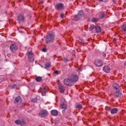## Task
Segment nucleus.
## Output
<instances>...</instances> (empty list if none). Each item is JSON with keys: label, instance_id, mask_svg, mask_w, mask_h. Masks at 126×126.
I'll list each match as a JSON object with an SVG mask.
<instances>
[{"label": "nucleus", "instance_id": "7c9ffc66", "mask_svg": "<svg viewBox=\"0 0 126 126\" xmlns=\"http://www.w3.org/2000/svg\"><path fill=\"white\" fill-rule=\"evenodd\" d=\"M20 107L21 108H23V107L25 106V104L22 103V102H21V103H20Z\"/></svg>", "mask_w": 126, "mask_h": 126}, {"label": "nucleus", "instance_id": "2f4dec72", "mask_svg": "<svg viewBox=\"0 0 126 126\" xmlns=\"http://www.w3.org/2000/svg\"><path fill=\"white\" fill-rule=\"evenodd\" d=\"M11 88L12 89H14V88H16V85H13L11 86Z\"/></svg>", "mask_w": 126, "mask_h": 126}, {"label": "nucleus", "instance_id": "4c0bfd02", "mask_svg": "<svg viewBox=\"0 0 126 126\" xmlns=\"http://www.w3.org/2000/svg\"><path fill=\"white\" fill-rule=\"evenodd\" d=\"M124 65H125V66H126V61L124 63Z\"/></svg>", "mask_w": 126, "mask_h": 126}, {"label": "nucleus", "instance_id": "f03ea898", "mask_svg": "<svg viewBox=\"0 0 126 126\" xmlns=\"http://www.w3.org/2000/svg\"><path fill=\"white\" fill-rule=\"evenodd\" d=\"M83 11H80L78 15L74 16V20L75 21H78V20H80L81 17L83 16Z\"/></svg>", "mask_w": 126, "mask_h": 126}, {"label": "nucleus", "instance_id": "aec40b11", "mask_svg": "<svg viewBox=\"0 0 126 126\" xmlns=\"http://www.w3.org/2000/svg\"><path fill=\"white\" fill-rule=\"evenodd\" d=\"M24 123V122L21 121L20 120H16L15 121V124H16L17 125H22Z\"/></svg>", "mask_w": 126, "mask_h": 126}, {"label": "nucleus", "instance_id": "5701e85b", "mask_svg": "<svg viewBox=\"0 0 126 126\" xmlns=\"http://www.w3.org/2000/svg\"><path fill=\"white\" fill-rule=\"evenodd\" d=\"M105 16V13L102 12L100 13V15L99 16V19H103Z\"/></svg>", "mask_w": 126, "mask_h": 126}, {"label": "nucleus", "instance_id": "cd10ccee", "mask_svg": "<svg viewBox=\"0 0 126 126\" xmlns=\"http://www.w3.org/2000/svg\"><path fill=\"white\" fill-rule=\"evenodd\" d=\"M106 110H108V111H109V112H111V111H112V108H111V107H106Z\"/></svg>", "mask_w": 126, "mask_h": 126}, {"label": "nucleus", "instance_id": "f704fd0d", "mask_svg": "<svg viewBox=\"0 0 126 126\" xmlns=\"http://www.w3.org/2000/svg\"><path fill=\"white\" fill-rule=\"evenodd\" d=\"M43 52H46L47 51V49L46 48L42 49Z\"/></svg>", "mask_w": 126, "mask_h": 126}, {"label": "nucleus", "instance_id": "9d476101", "mask_svg": "<svg viewBox=\"0 0 126 126\" xmlns=\"http://www.w3.org/2000/svg\"><path fill=\"white\" fill-rule=\"evenodd\" d=\"M22 103V98L20 96L16 97L14 101V103L17 105H20Z\"/></svg>", "mask_w": 126, "mask_h": 126}, {"label": "nucleus", "instance_id": "4468645a", "mask_svg": "<svg viewBox=\"0 0 126 126\" xmlns=\"http://www.w3.org/2000/svg\"><path fill=\"white\" fill-rule=\"evenodd\" d=\"M103 71H105V72L109 73V72L111 71V69L110 68V67H109L108 66H104L103 67Z\"/></svg>", "mask_w": 126, "mask_h": 126}, {"label": "nucleus", "instance_id": "9b49d317", "mask_svg": "<svg viewBox=\"0 0 126 126\" xmlns=\"http://www.w3.org/2000/svg\"><path fill=\"white\" fill-rule=\"evenodd\" d=\"M56 7L58 10H63L64 9V5H63V3H58Z\"/></svg>", "mask_w": 126, "mask_h": 126}, {"label": "nucleus", "instance_id": "2eb2a0df", "mask_svg": "<svg viewBox=\"0 0 126 126\" xmlns=\"http://www.w3.org/2000/svg\"><path fill=\"white\" fill-rule=\"evenodd\" d=\"M60 107H61L62 109H64V110H66V109H67L66 103L64 102H62L60 105Z\"/></svg>", "mask_w": 126, "mask_h": 126}, {"label": "nucleus", "instance_id": "b1692460", "mask_svg": "<svg viewBox=\"0 0 126 126\" xmlns=\"http://www.w3.org/2000/svg\"><path fill=\"white\" fill-rule=\"evenodd\" d=\"M94 29H96V26L93 25H91V27L90 28V31H92V30Z\"/></svg>", "mask_w": 126, "mask_h": 126}, {"label": "nucleus", "instance_id": "f8f14e48", "mask_svg": "<svg viewBox=\"0 0 126 126\" xmlns=\"http://www.w3.org/2000/svg\"><path fill=\"white\" fill-rule=\"evenodd\" d=\"M10 49L12 52H14L15 51H16L18 49V47H17V45L16 44H12L11 45L10 47Z\"/></svg>", "mask_w": 126, "mask_h": 126}, {"label": "nucleus", "instance_id": "c85d7f7f", "mask_svg": "<svg viewBox=\"0 0 126 126\" xmlns=\"http://www.w3.org/2000/svg\"><path fill=\"white\" fill-rule=\"evenodd\" d=\"M106 110H108V111H109V112H111V111H112V108H111V107H106Z\"/></svg>", "mask_w": 126, "mask_h": 126}, {"label": "nucleus", "instance_id": "6e6552de", "mask_svg": "<svg viewBox=\"0 0 126 126\" xmlns=\"http://www.w3.org/2000/svg\"><path fill=\"white\" fill-rule=\"evenodd\" d=\"M28 56L30 62H33L34 61V55L33 54V52L32 51H29L28 52Z\"/></svg>", "mask_w": 126, "mask_h": 126}, {"label": "nucleus", "instance_id": "c756f323", "mask_svg": "<svg viewBox=\"0 0 126 126\" xmlns=\"http://www.w3.org/2000/svg\"><path fill=\"white\" fill-rule=\"evenodd\" d=\"M45 66L46 67H50V66H51V63H47L45 64Z\"/></svg>", "mask_w": 126, "mask_h": 126}, {"label": "nucleus", "instance_id": "e433bc0d", "mask_svg": "<svg viewBox=\"0 0 126 126\" xmlns=\"http://www.w3.org/2000/svg\"><path fill=\"white\" fill-rule=\"evenodd\" d=\"M80 41H81V43H83V41H82V39H80Z\"/></svg>", "mask_w": 126, "mask_h": 126}, {"label": "nucleus", "instance_id": "dca6fc26", "mask_svg": "<svg viewBox=\"0 0 126 126\" xmlns=\"http://www.w3.org/2000/svg\"><path fill=\"white\" fill-rule=\"evenodd\" d=\"M119 112V109L118 108H113L111 110V113L112 115H115V114H117Z\"/></svg>", "mask_w": 126, "mask_h": 126}, {"label": "nucleus", "instance_id": "473e14b6", "mask_svg": "<svg viewBox=\"0 0 126 126\" xmlns=\"http://www.w3.org/2000/svg\"><path fill=\"white\" fill-rule=\"evenodd\" d=\"M61 18H63V13L61 14Z\"/></svg>", "mask_w": 126, "mask_h": 126}, {"label": "nucleus", "instance_id": "6ab92c4d", "mask_svg": "<svg viewBox=\"0 0 126 126\" xmlns=\"http://www.w3.org/2000/svg\"><path fill=\"white\" fill-rule=\"evenodd\" d=\"M95 30H96V33H101V27H96Z\"/></svg>", "mask_w": 126, "mask_h": 126}, {"label": "nucleus", "instance_id": "bb28decb", "mask_svg": "<svg viewBox=\"0 0 126 126\" xmlns=\"http://www.w3.org/2000/svg\"><path fill=\"white\" fill-rule=\"evenodd\" d=\"M76 108L80 110L81 109H82V105H81V104H78L76 105Z\"/></svg>", "mask_w": 126, "mask_h": 126}, {"label": "nucleus", "instance_id": "ddd939ff", "mask_svg": "<svg viewBox=\"0 0 126 126\" xmlns=\"http://www.w3.org/2000/svg\"><path fill=\"white\" fill-rule=\"evenodd\" d=\"M59 90L60 93H64V91H65V88L63 85H60L59 86Z\"/></svg>", "mask_w": 126, "mask_h": 126}, {"label": "nucleus", "instance_id": "58836bf2", "mask_svg": "<svg viewBox=\"0 0 126 126\" xmlns=\"http://www.w3.org/2000/svg\"><path fill=\"white\" fill-rule=\"evenodd\" d=\"M99 0V1H103L104 0Z\"/></svg>", "mask_w": 126, "mask_h": 126}, {"label": "nucleus", "instance_id": "f257e3e1", "mask_svg": "<svg viewBox=\"0 0 126 126\" xmlns=\"http://www.w3.org/2000/svg\"><path fill=\"white\" fill-rule=\"evenodd\" d=\"M55 40V35L49 34L46 36V43L50 44V43H53Z\"/></svg>", "mask_w": 126, "mask_h": 126}, {"label": "nucleus", "instance_id": "7ed1b4c3", "mask_svg": "<svg viewBox=\"0 0 126 126\" xmlns=\"http://www.w3.org/2000/svg\"><path fill=\"white\" fill-rule=\"evenodd\" d=\"M25 16L24 15L21 14L17 16V20L19 23H21V22H24L25 21Z\"/></svg>", "mask_w": 126, "mask_h": 126}, {"label": "nucleus", "instance_id": "a878e982", "mask_svg": "<svg viewBox=\"0 0 126 126\" xmlns=\"http://www.w3.org/2000/svg\"><path fill=\"white\" fill-rule=\"evenodd\" d=\"M122 30L124 32H126V24H124L122 26Z\"/></svg>", "mask_w": 126, "mask_h": 126}, {"label": "nucleus", "instance_id": "a211bd4d", "mask_svg": "<svg viewBox=\"0 0 126 126\" xmlns=\"http://www.w3.org/2000/svg\"><path fill=\"white\" fill-rule=\"evenodd\" d=\"M58 111L56 110H53L51 111V115H52L53 116H58Z\"/></svg>", "mask_w": 126, "mask_h": 126}, {"label": "nucleus", "instance_id": "423d86ee", "mask_svg": "<svg viewBox=\"0 0 126 126\" xmlns=\"http://www.w3.org/2000/svg\"><path fill=\"white\" fill-rule=\"evenodd\" d=\"M94 65L97 67H100L103 65V61L100 60H97L94 61Z\"/></svg>", "mask_w": 126, "mask_h": 126}, {"label": "nucleus", "instance_id": "0eeeda50", "mask_svg": "<svg viewBox=\"0 0 126 126\" xmlns=\"http://www.w3.org/2000/svg\"><path fill=\"white\" fill-rule=\"evenodd\" d=\"M39 115L41 118H44V117H47V115H48V113L47 110H43L39 112Z\"/></svg>", "mask_w": 126, "mask_h": 126}, {"label": "nucleus", "instance_id": "c9c22d12", "mask_svg": "<svg viewBox=\"0 0 126 126\" xmlns=\"http://www.w3.org/2000/svg\"><path fill=\"white\" fill-rule=\"evenodd\" d=\"M106 56H107V55L105 53L103 54V57H106Z\"/></svg>", "mask_w": 126, "mask_h": 126}, {"label": "nucleus", "instance_id": "20e7f679", "mask_svg": "<svg viewBox=\"0 0 126 126\" xmlns=\"http://www.w3.org/2000/svg\"><path fill=\"white\" fill-rule=\"evenodd\" d=\"M64 84L66 86H72V82H71V80L70 78H66L64 80Z\"/></svg>", "mask_w": 126, "mask_h": 126}, {"label": "nucleus", "instance_id": "39448f33", "mask_svg": "<svg viewBox=\"0 0 126 126\" xmlns=\"http://www.w3.org/2000/svg\"><path fill=\"white\" fill-rule=\"evenodd\" d=\"M72 83H75L77 81H78V77L76 75H72L70 78Z\"/></svg>", "mask_w": 126, "mask_h": 126}, {"label": "nucleus", "instance_id": "72a5a7b5", "mask_svg": "<svg viewBox=\"0 0 126 126\" xmlns=\"http://www.w3.org/2000/svg\"><path fill=\"white\" fill-rule=\"evenodd\" d=\"M54 73H55L56 74H59V71H55L54 72Z\"/></svg>", "mask_w": 126, "mask_h": 126}, {"label": "nucleus", "instance_id": "412c9836", "mask_svg": "<svg viewBox=\"0 0 126 126\" xmlns=\"http://www.w3.org/2000/svg\"><path fill=\"white\" fill-rule=\"evenodd\" d=\"M100 20V18H94L92 19V22H98Z\"/></svg>", "mask_w": 126, "mask_h": 126}, {"label": "nucleus", "instance_id": "1a4fd4ad", "mask_svg": "<svg viewBox=\"0 0 126 126\" xmlns=\"http://www.w3.org/2000/svg\"><path fill=\"white\" fill-rule=\"evenodd\" d=\"M114 96L116 98H121L122 97H123L124 95H123V94H122V93L118 91L114 92Z\"/></svg>", "mask_w": 126, "mask_h": 126}, {"label": "nucleus", "instance_id": "393cba45", "mask_svg": "<svg viewBox=\"0 0 126 126\" xmlns=\"http://www.w3.org/2000/svg\"><path fill=\"white\" fill-rule=\"evenodd\" d=\"M36 80L38 82H41L42 81V77H37L36 78Z\"/></svg>", "mask_w": 126, "mask_h": 126}, {"label": "nucleus", "instance_id": "4be33fe9", "mask_svg": "<svg viewBox=\"0 0 126 126\" xmlns=\"http://www.w3.org/2000/svg\"><path fill=\"white\" fill-rule=\"evenodd\" d=\"M41 94L42 96H46V90H45V88H42V91L41 92Z\"/></svg>", "mask_w": 126, "mask_h": 126}, {"label": "nucleus", "instance_id": "f3484780", "mask_svg": "<svg viewBox=\"0 0 126 126\" xmlns=\"http://www.w3.org/2000/svg\"><path fill=\"white\" fill-rule=\"evenodd\" d=\"M113 87L114 88V89H116V90H118V89H120V88H121L120 85H119V84L117 83H114L113 84Z\"/></svg>", "mask_w": 126, "mask_h": 126}]
</instances>
